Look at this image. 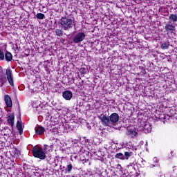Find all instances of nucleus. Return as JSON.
Returning a JSON list of instances; mask_svg holds the SVG:
<instances>
[{"label": "nucleus", "mask_w": 177, "mask_h": 177, "mask_svg": "<svg viewBox=\"0 0 177 177\" xmlns=\"http://www.w3.org/2000/svg\"><path fill=\"white\" fill-rule=\"evenodd\" d=\"M59 24L62 30H64V31H68L70 28H73V27H74V22L73 21V19L66 17H62L59 21Z\"/></svg>", "instance_id": "1"}, {"label": "nucleus", "mask_w": 177, "mask_h": 177, "mask_svg": "<svg viewBox=\"0 0 177 177\" xmlns=\"http://www.w3.org/2000/svg\"><path fill=\"white\" fill-rule=\"evenodd\" d=\"M6 77L3 75L0 76V88H2L5 84L8 81V84L11 86H15V83H13V76H12V71L8 68L6 71Z\"/></svg>", "instance_id": "2"}, {"label": "nucleus", "mask_w": 177, "mask_h": 177, "mask_svg": "<svg viewBox=\"0 0 177 177\" xmlns=\"http://www.w3.org/2000/svg\"><path fill=\"white\" fill-rule=\"evenodd\" d=\"M32 153L35 158H39V160H45L46 158V153L39 146H35L32 149Z\"/></svg>", "instance_id": "3"}, {"label": "nucleus", "mask_w": 177, "mask_h": 177, "mask_svg": "<svg viewBox=\"0 0 177 177\" xmlns=\"http://www.w3.org/2000/svg\"><path fill=\"white\" fill-rule=\"evenodd\" d=\"M85 37H86V35L83 32H79L73 37V41L74 44H80L85 39Z\"/></svg>", "instance_id": "4"}, {"label": "nucleus", "mask_w": 177, "mask_h": 177, "mask_svg": "<svg viewBox=\"0 0 177 177\" xmlns=\"http://www.w3.org/2000/svg\"><path fill=\"white\" fill-rule=\"evenodd\" d=\"M99 118L100 119V121L104 127H110L111 125L110 118H109L107 115L102 114Z\"/></svg>", "instance_id": "5"}, {"label": "nucleus", "mask_w": 177, "mask_h": 177, "mask_svg": "<svg viewBox=\"0 0 177 177\" xmlns=\"http://www.w3.org/2000/svg\"><path fill=\"white\" fill-rule=\"evenodd\" d=\"M109 120L111 122V124H115V122H118L120 120V115L117 113H113L110 115L109 116Z\"/></svg>", "instance_id": "6"}, {"label": "nucleus", "mask_w": 177, "mask_h": 177, "mask_svg": "<svg viewBox=\"0 0 177 177\" xmlns=\"http://www.w3.org/2000/svg\"><path fill=\"white\" fill-rule=\"evenodd\" d=\"M62 97L65 100H71L73 97V93L70 91H65L62 93Z\"/></svg>", "instance_id": "7"}, {"label": "nucleus", "mask_w": 177, "mask_h": 177, "mask_svg": "<svg viewBox=\"0 0 177 177\" xmlns=\"http://www.w3.org/2000/svg\"><path fill=\"white\" fill-rule=\"evenodd\" d=\"M4 102L6 104V107H12L13 106V104L12 103V98L9 95H4Z\"/></svg>", "instance_id": "8"}, {"label": "nucleus", "mask_w": 177, "mask_h": 177, "mask_svg": "<svg viewBox=\"0 0 177 177\" xmlns=\"http://www.w3.org/2000/svg\"><path fill=\"white\" fill-rule=\"evenodd\" d=\"M7 122L11 125L12 128L15 127V113H9Z\"/></svg>", "instance_id": "9"}, {"label": "nucleus", "mask_w": 177, "mask_h": 177, "mask_svg": "<svg viewBox=\"0 0 177 177\" xmlns=\"http://www.w3.org/2000/svg\"><path fill=\"white\" fill-rule=\"evenodd\" d=\"M45 128L43 127L38 126L37 127L35 128V133L37 135H44L45 133Z\"/></svg>", "instance_id": "10"}, {"label": "nucleus", "mask_w": 177, "mask_h": 177, "mask_svg": "<svg viewBox=\"0 0 177 177\" xmlns=\"http://www.w3.org/2000/svg\"><path fill=\"white\" fill-rule=\"evenodd\" d=\"M165 28L167 32H174L175 31V26L171 24H166Z\"/></svg>", "instance_id": "11"}, {"label": "nucleus", "mask_w": 177, "mask_h": 177, "mask_svg": "<svg viewBox=\"0 0 177 177\" xmlns=\"http://www.w3.org/2000/svg\"><path fill=\"white\" fill-rule=\"evenodd\" d=\"M4 58L6 59V62H12L13 60V55L9 51H6L4 55Z\"/></svg>", "instance_id": "12"}, {"label": "nucleus", "mask_w": 177, "mask_h": 177, "mask_svg": "<svg viewBox=\"0 0 177 177\" xmlns=\"http://www.w3.org/2000/svg\"><path fill=\"white\" fill-rule=\"evenodd\" d=\"M143 128L146 133H149V132H151V130L153 129V126L150 123H147L145 124Z\"/></svg>", "instance_id": "13"}, {"label": "nucleus", "mask_w": 177, "mask_h": 177, "mask_svg": "<svg viewBox=\"0 0 177 177\" xmlns=\"http://www.w3.org/2000/svg\"><path fill=\"white\" fill-rule=\"evenodd\" d=\"M17 129H18L19 135H23V125L20 122V120H17Z\"/></svg>", "instance_id": "14"}, {"label": "nucleus", "mask_w": 177, "mask_h": 177, "mask_svg": "<svg viewBox=\"0 0 177 177\" xmlns=\"http://www.w3.org/2000/svg\"><path fill=\"white\" fill-rule=\"evenodd\" d=\"M161 49H163L164 50L168 49V48H169V41H163V43L161 44Z\"/></svg>", "instance_id": "15"}, {"label": "nucleus", "mask_w": 177, "mask_h": 177, "mask_svg": "<svg viewBox=\"0 0 177 177\" xmlns=\"http://www.w3.org/2000/svg\"><path fill=\"white\" fill-rule=\"evenodd\" d=\"M169 20H170V21H172V23H176V21H177V15L171 14L169 17Z\"/></svg>", "instance_id": "16"}, {"label": "nucleus", "mask_w": 177, "mask_h": 177, "mask_svg": "<svg viewBox=\"0 0 177 177\" xmlns=\"http://www.w3.org/2000/svg\"><path fill=\"white\" fill-rule=\"evenodd\" d=\"M138 135V132H136L133 130H129L127 132V136H130V138H135Z\"/></svg>", "instance_id": "17"}, {"label": "nucleus", "mask_w": 177, "mask_h": 177, "mask_svg": "<svg viewBox=\"0 0 177 177\" xmlns=\"http://www.w3.org/2000/svg\"><path fill=\"white\" fill-rule=\"evenodd\" d=\"M133 155V152L132 151H125L124 152V160H129V157H132V156Z\"/></svg>", "instance_id": "18"}, {"label": "nucleus", "mask_w": 177, "mask_h": 177, "mask_svg": "<svg viewBox=\"0 0 177 177\" xmlns=\"http://www.w3.org/2000/svg\"><path fill=\"white\" fill-rule=\"evenodd\" d=\"M65 171L67 172V174H71V171H73V164H71V162H69V164L66 166Z\"/></svg>", "instance_id": "19"}, {"label": "nucleus", "mask_w": 177, "mask_h": 177, "mask_svg": "<svg viewBox=\"0 0 177 177\" xmlns=\"http://www.w3.org/2000/svg\"><path fill=\"white\" fill-rule=\"evenodd\" d=\"M115 158H118L119 160H124L125 158L122 153H118L115 155Z\"/></svg>", "instance_id": "20"}, {"label": "nucleus", "mask_w": 177, "mask_h": 177, "mask_svg": "<svg viewBox=\"0 0 177 177\" xmlns=\"http://www.w3.org/2000/svg\"><path fill=\"white\" fill-rule=\"evenodd\" d=\"M46 131H47L48 133H53L55 135V129L56 127H46Z\"/></svg>", "instance_id": "21"}, {"label": "nucleus", "mask_w": 177, "mask_h": 177, "mask_svg": "<svg viewBox=\"0 0 177 177\" xmlns=\"http://www.w3.org/2000/svg\"><path fill=\"white\" fill-rule=\"evenodd\" d=\"M36 17L39 20H44V19H45V15L44 13H37Z\"/></svg>", "instance_id": "22"}, {"label": "nucleus", "mask_w": 177, "mask_h": 177, "mask_svg": "<svg viewBox=\"0 0 177 177\" xmlns=\"http://www.w3.org/2000/svg\"><path fill=\"white\" fill-rule=\"evenodd\" d=\"M63 30L62 29L55 30L57 37H63Z\"/></svg>", "instance_id": "23"}, {"label": "nucleus", "mask_w": 177, "mask_h": 177, "mask_svg": "<svg viewBox=\"0 0 177 177\" xmlns=\"http://www.w3.org/2000/svg\"><path fill=\"white\" fill-rule=\"evenodd\" d=\"M13 154L15 157H19V156H20V151H19V149H17V148L14 149Z\"/></svg>", "instance_id": "24"}, {"label": "nucleus", "mask_w": 177, "mask_h": 177, "mask_svg": "<svg viewBox=\"0 0 177 177\" xmlns=\"http://www.w3.org/2000/svg\"><path fill=\"white\" fill-rule=\"evenodd\" d=\"M0 60H5V53L0 49Z\"/></svg>", "instance_id": "25"}, {"label": "nucleus", "mask_w": 177, "mask_h": 177, "mask_svg": "<svg viewBox=\"0 0 177 177\" xmlns=\"http://www.w3.org/2000/svg\"><path fill=\"white\" fill-rule=\"evenodd\" d=\"M139 68H140L142 74H143L144 75H146V74H147V72H146V69L145 68V67L139 66Z\"/></svg>", "instance_id": "26"}, {"label": "nucleus", "mask_w": 177, "mask_h": 177, "mask_svg": "<svg viewBox=\"0 0 177 177\" xmlns=\"http://www.w3.org/2000/svg\"><path fill=\"white\" fill-rule=\"evenodd\" d=\"M80 74L82 75H84V74H86V68H81L80 69Z\"/></svg>", "instance_id": "27"}, {"label": "nucleus", "mask_w": 177, "mask_h": 177, "mask_svg": "<svg viewBox=\"0 0 177 177\" xmlns=\"http://www.w3.org/2000/svg\"><path fill=\"white\" fill-rule=\"evenodd\" d=\"M117 167H118V168H120V171H122L123 169H122V166H121V165L118 164Z\"/></svg>", "instance_id": "28"}, {"label": "nucleus", "mask_w": 177, "mask_h": 177, "mask_svg": "<svg viewBox=\"0 0 177 177\" xmlns=\"http://www.w3.org/2000/svg\"><path fill=\"white\" fill-rule=\"evenodd\" d=\"M64 131H66V132L70 131V127H64Z\"/></svg>", "instance_id": "29"}, {"label": "nucleus", "mask_w": 177, "mask_h": 177, "mask_svg": "<svg viewBox=\"0 0 177 177\" xmlns=\"http://www.w3.org/2000/svg\"><path fill=\"white\" fill-rule=\"evenodd\" d=\"M47 114H48V115H47L48 117H49L50 115V113H49V112H48Z\"/></svg>", "instance_id": "30"}, {"label": "nucleus", "mask_w": 177, "mask_h": 177, "mask_svg": "<svg viewBox=\"0 0 177 177\" xmlns=\"http://www.w3.org/2000/svg\"><path fill=\"white\" fill-rule=\"evenodd\" d=\"M167 62H171V58H169V59L167 60Z\"/></svg>", "instance_id": "31"}, {"label": "nucleus", "mask_w": 177, "mask_h": 177, "mask_svg": "<svg viewBox=\"0 0 177 177\" xmlns=\"http://www.w3.org/2000/svg\"><path fill=\"white\" fill-rule=\"evenodd\" d=\"M44 146H45V147H47L48 145H44Z\"/></svg>", "instance_id": "32"}]
</instances>
